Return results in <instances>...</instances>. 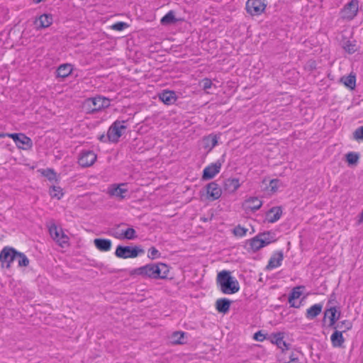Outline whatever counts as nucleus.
Segmentation results:
<instances>
[{
  "label": "nucleus",
  "instance_id": "c9c22d12",
  "mask_svg": "<svg viewBox=\"0 0 363 363\" xmlns=\"http://www.w3.org/2000/svg\"><path fill=\"white\" fill-rule=\"evenodd\" d=\"M185 335H186V333L182 331H176L173 333L172 335V343L177 345L185 343V341L184 340Z\"/></svg>",
  "mask_w": 363,
  "mask_h": 363
},
{
  "label": "nucleus",
  "instance_id": "bb28decb",
  "mask_svg": "<svg viewBox=\"0 0 363 363\" xmlns=\"http://www.w3.org/2000/svg\"><path fill=\"white\" fill-rule=\"evenodd\" d=\"M261 242H262L261 239L259 238H257V235L255 237L247 240V245L249 246L247 248V250L248 251L251 250L253 252L258 251L261 248L264 247L263 243H261Z\"/></svg>",
  "mask_w": 363,
  "mask_h": 363
},
{
  "label": "nucleus",
  "instance_id": "e433bc0d",
  "mask_svg": "<svg viewBox=\"0 0 363 363\" xmlns=\"http://www.w3.org/2000/svg\"><path fill=\"white\" fill-rule=\"evenodd\" d=\"M16 259L18 260V264L19 267H28L29 264V259L26 257V255L21 252L16 251Z\"/></svg>",
  "mask_w": 363,
  "mask_h": 363
},
{
  "label": "nucleus",
  "instance_id": "4468645a",
  "mask_svg": "<svg viewBox=\"0 0 363 363\" xmlns=\"http://www.w3.org/2000/svg\"><path fill=\"white\" fill-rule=\"evenodd\" d=\"M207 198L211 201L218 199L222 194V189L216 182H211L206 186Z\"/></svg>",
  "mask_w": 363,
  "mask_h": 363
},
{
  "label": "nucleus",
  "instance_id": "473e14b6",
  "mask_svg": "<svg viewBox=\"0 0 363 363\" xmlns=\"http://www.w3.org/2000/svg\"><path fill=\"white\" fill-rule=\"evenodd\" d=\"M360 155L356 152H349L345 155L346 162L349 166H354L358 163Z\"/></svg>",
  "mask_w": 363,
  "mask_h": 363
},
{
  "label": "nucleus",
  "instance_id": "2eb2a0df",
  "mask_svg": "<svg viewBox=\"0 0 363 363\" xmlns=\"http://www.w3.org/2000/svg\"><path fill=\"white\" fill-rule=\"evenodd\" d=\"M158 98L165 105L169 106L175 104L178 97L174 91L165 89L158 94Z\"/></svg>",
  "mask_w": 363,
  "mask_h": 363
},
{
  "label": "nucleus",
  "instance_id": "3c124183",
  "mask_svg": "<svg viewBox=\"0 0 363 363\" xmlns=\"http://www.w3.org/2000/svg\"><path fill=\"white\" fill-rule=\"evenodd\" d=\"M98 139L102 143L109 142V140L108 139V134L106 135L101 134L98 137Z\"/></svg>",
  "mask_w": 363,
  "mask_h": 363
},
{
  "label": "nucleus",
  "instance_id": "f3484780",
  "mask_svg": "<svg viewBox=\"0 0 363 363\" xmlns=\"http://www.w3.org/2000/svg\"><path fill=\"white\" fill-rule=\"evenodd\" d=\"M262 205V201L257 197H250L245 201L242 206L245 211H250L255 212L259 209Z\"/></svg>",
  "mask_w": 363,
  "mask_h": 363
},
{
  "label": "nucleus",
  "instance_id": "1a4fd4ad",
  "mask_svg": "<svg viewBox=\"0 0 363 363\" xmlns=\"http://www.w3.org/2000/svg\"><path fill=\"white\" fill-rule=\"evenodd\" d=\"M6 135L13 140L18 148L28 150L32 147L33 143L31 139L24 133H7Z\"/></svg>",
  "mask_w": 363,
  "mask_h": 363
},
{
  "label": "nucleus",
  "instance_id": "6e6d98bb",
  "mask_svg": "<svg viewBox=\"0 0 363 363\" xmlns=\"http://www.w3.org/2000/svg\"><path fill=\"white\" fill-rule=\"evenodd\" d=\"M335 299V294L334 293H333L331 295H330V300L328 301V304H330L332 303V301H333Z\"/></svg>",
  "mask_w": 363,
  "mask_h": 363
},
{
  "label": "nucleus",
  "instance_id": "58836bf2",
  "mask_svg": "<svg viewBox=\"0 0 363 363\" xmlns=\"http://www.w3.org/2000/svg\"><path fill=\"white\" fill-rule=\"evenodd\" d=\"M59 236L55 240L59 243L61 247H64L65 245H67L69 242V238L65 235L62 229L59 230Z\"/></svg>",
  "mask_w": 363,
  "mask_h": 363
},
{
  "label": "nucleus",
  "instance_id": "7c9ffc66",
  "mask_svg": "<svg viewBox=\"0 0 363 363\" xmlns=\"http://www.w3.org/2000/svg\"><path fill=\"white\" fill-rule=\"evenodd\" d=\"M72 71V67L70 64H62L59 66L56 71L57 77L65 78L68 77Z\"/></svg>",
  "mask_w": 363,
  "mask_h": 363
},
{
  "label": "nucleus",
  "instance_id": "20e7f679",
  "mask_svg": "<svg viewBox=\"0 0 363 363\" xmlns=\"http://www.w3.org/2000/svg\"><path fill=\"white\" fill-rule=\"evenodd\" d=\"M144 252V250L139 245H118L115 251V255L117 257L122 259L135 258Z\"/></svg>",
  "mask_w": 363,
  "mask_h": 363
},
{
  "label": "nucleus",
  "instance_id": "423d86ee",
  "mask_svg": "<svg viewBox=\"0 0 363 363\" xmlns=\"http://www.w3.org/2000/svg\"><path fill=\"white\" fill-rule=\"evenodd\" d=\"M225 155L223 154L222 157L216 162L211 163L204 168L203 170L202 179L204 181L213 179L220 171L223 163L225 162Z\"/></svg>",
  "mask_w": 363,
  "mask_h": 363
},
{
  "label": "nucleus",
  "instance_id": "37998d69",
  "mask_svg": "<svg viewBox=\"0 0 363 363\" xmlns=\"http://www.w3.org/2000/svg\"><path fill=\"white\" fill-rule=\"evenodd\" d=\"M128 27V24L125 22H122V21L117 22L111 26V28L113 30H118V31L123 30L124 29L127 28Z\"/></svg>",
  "mask_w": 363,
  "mask_h": 363
},
{
  "label": "nucleus",
  "instance_id": "a878e982",
  "mask_svg": "<svg viewBox=\"0 0 363 363\" xmlns=\"http://www.w3.org/2000/svg\"><path fill=\"white\" fill-rule=\"evenodd\" d=\"M271 342L282 350L289 349V344L284 340V335L281 333L273 334Z\"/></svg>",
  "mask_w": 363,
  "mask_h": 363
},
{
  "label": "nucleus",
  "instance_id": "8fccbe9b",
  "mask_svg": "<svg viewBox=\"0 0 363 363\" xmlns=\"http://www.w3.org/2000/svg\"><path fill=\"white\" fill-rule=\"evenodd\" d=\"M254 339L257 341H262L264 339V335L261 333V331H258L255 333Z\"/></svg>",
  "mask_w": 363,
  "mask_h": 363
},
{
  "label": "nucleus",
  "instance_id": "b1692460",
  "mask_svg": "<svg viewBox=\"0 0 363 363\" xmlns=\"http://www.w3.org/2000/svg\"><path fill=\"white\" fill-rule=\"evenodd\" d=\"M303 286H298L292 289L291 293L289 295V303L290 304V307L293 308H299V305L296 304L294 300L298 298L301 294L302 291L301 289H303Z\"/></svg>",
  "mask_w": 363,
  "mask_h": 363
},
{
  "label": "nucleus",
  "instance_id": "603ef678",
  "mask_svg": "<svg viewBox=\"0 0 363 363\" xmlns=\"http://www.w3.org/2000/svg\"><path fill=\"white\" fill-rule=\"evenodd\" d=\"M354 45H348L345 49L348 52V53L350 54H352V53H354L355 52V49L354 48Z\"/></svg>",
  "mask_w": 363,
  "mask_h": 363
},
{
  "label": "nucleus",
  "instance_id": "72a5a7b5",
  "mask_svg": "<svg viewBox=\"0 0 363 363\" xmlns=\"http://www.w3.org/2000/svg\"><path fill=\"white\" fill-rule=\"evenodd\" d=\"M155 263H156V266H157L159 268L160 276H161V277H160L159 279H167V275L169 272V267L167 264L161 262H155Z\"/></svg>",
  "mask_w": 363,
  "mask_h": 363
},
{
  "label": "nucleus",
  "instance_id": "39448f33",
  "mask_svg": "<svg viewBox=\"0 0 363 363\" xmlns=\"http://www.w3.org/2000/svg\"><path fill=\"white\" fill-rule=\"evenodd\" d=\"M126 121L116 120L108 130V139L110 143H117L122 135V130H125L127 126L124 125Z\"/></svg>",
  "mask_w": 363,
  "mask_h": 363
},
{
  "label": "nucleus",
  "instance_id": "f8f14e48",
  "mask_svg": "<svg viewBox=\"0 0 363 363\" xmlns=\"http://www.w3.org/2000/svg\"><path fill=\"white\" fill-rule=\"evenodd\" d=\"M127 184H113L108 188V194L111 196H115L119 199H123L125 198V194H127L128 190L125 188Z\"/></svg>",
  "mask_w": 363,
  "mask_h": 363
},
{
  "label": "nucleus",
  "instance_id": "c03bdc74",
  "mask_svg": "<svg viewBox=\"0 0 363 363\" xmlns=\"http://www.w3.org/2000/svg\"><path fill=\"white\" fill-rule=\"evenodd\" d=\"M353 138L356 140L363 141V125L357 128L353 133Z\"/></svg>",
  "mask_w": 363,
  "mask_h": 363
},
{
  "label": "nucleus",
  "instance_id": "f257e3e1",
  "mask_svg": "<svg viewBox=\"0 0 363 363\" xmlns=\"http://www.w3.org/2000/svg\"><path fill=\"white\" fill-rule=\"evenodd\" d=\"M217 284L224 294H233L240 289L238 281L232 277L230 271L223 270L217 275Z\"/></svg>",
  "mask_w": 363,
  "mask_h": 363
},
{
  "label": "nucleus",
  "instance_id": "9b49d317",
  "mask_svg": "<svg viewBox=\"0 0 363 363\" xmlns=\"http://www.w3.org/2000/svg\"><path fill=\"white\" fill-rule=\"evenodd\" d=\"M340 315L341 311L337 310L335 306H331L325 310L323 322H325V318L328 316L330 319L329 327L336 329L337 327H340V324L337 323L336 325V322L340 318Z\"/></svg>",
  "mask_w": 363,
  "mask_h": 363
},
{
  "label": "nucleus",
  "instance_id": "412c9836",
  "mask_svg": "<svg viewBox=\"0 0 363 363\" xmlns=\"http://www.w3.org/2000/svg\"><path fill=\"white\" fill-rule=\"evenodd\" d=\"M95 247L101 252L109 251L112 246V242L106 238H95L94 240Z\"/></svg>",
  "mask_w": 363,
  "mask_h": 363
},
{
  "label": "nucleus",
  "instance_id": "de8ad7c7",
  "mask_svg": "<svg viewBox=\"0 0 363 363\" xmlns=\"http://www.w3.org/2000/svg\"><path fill=\"white\" fill-rule=\"evenodd\" d=\"M213 83L210 79L205 78L201 82V86L204 90L208 89L211 87Z\"/></svg>",
  "mask_w": 363,
  "mask_h": 363
},
{
  "label": "nucleus",
  "instance_id": "ea45409f",
  "mask_svg": "<svg viewBox=\"0 0 363 363\" xmlns=\"http://www.w3.org/2000/svg\"><path fill=\"white\" fill-rule=\"evenodd\" d=\"M42 174L44 177L48 178L49 181L57 180L56 173L52 169L48 168L46 169H43Z\"/></svg>",
  "mask_w": 363,
  "mask_h": 363
},
{
  "label": "nucleus",
  "instance_id": "a211bd4d",
  "mask_svg": "<svg viewBox=\"0 0 363 363\" xmlns=\"http://www.w3.org/2000/svg\"><path fill=\"white\" fill-rule=\"evenodd\" d=\"M52 23V16L50 13L42 14L34 21V24L38 29L48 28Z\"/></svg>",
  "mask_w": 363,
  "mask_h": 363
},
{
  "label": "nucleus",
  "instance_id": "9d476101",
  "mask_svg": "<svg viewBox=\"0 0 363 363\" xmlns=\"http://www.w3.org/2000/svg\"><path fill=\"white\" fill-rule=\"evenodd\" d=\"M17 250L11 247H5L0 252V262L1 264H6V268H10L11 263L16 259V253Z\"/></svg>",
  "mask_w": 363,
  "mask_h": 363
},
{
  "label": "nucleus",
  "instance_id": "5fc2aeb1",
  "mask_svg": "<svg viewBox=\"0 0 363 363\" xmlns=\"http://www.w3.org/2000/svg\"><path fill=\"white\" fill-rule=\"evenodd\" d=\"M362 222H363V209H362V211L361 212V213L359 215V218H358V220H357V224L359 225Z\"/></svg>",
  "mask_w": 363,
  "mask_h": 363
},
{
  "label": "nucleus",
  "instance_id": "4d7b16f0",
  "mask_svg": "<svg viewBox=\"0 0 363 363\" xmlns=\"http://www.w3.org/2000/svg\"><path fill=\"white\" fill-rule=\"evenodd\" d=\"M6 134L7 133H0V138H4V137L7 136Z\"/></svg>",
  "mask_w": 363,
  "mask_h": 363
},
{
  "label": "nucleus",
  "instance_id": "ddd939ff",
  "mask_svg": "<svg viewBox=\"0 0 363 363\" xmlns=\"http://www.w3.org/2000/svg\"><path fill=\"white\" fill-rule=\"evenodd\" d=\"M96 158V155L93 151H84L81 153L78 163L82 167H88L94 164Z\"/></svg>",
  "mask_w": 363,
  "mask_h": 363
},
{
  "label": "nucleus",
  "instance_id": "0eeeda50",
  "mask_svg": "<svg viewBox=\"0 0 363 363\" xmlns=\"http://www.w3.org/2000/svg\"><path fill=\"white\" fill-rule=\"evenodd\" d=\"M267 7L266 0H247L245 9L251 16H259L265 11Z\"/></svg>",
  "mask_w": 363,
  "mask_h": 363
},
{
  "label": "nucleus",
  "instance_id": "864d4df0",
  "mask_svg": "<svg viewBox=\"0 0 363 363\" xmlns=\"http://www.w3.org/2000/svg\"><path fill=\"white\" fill-rule=\"evenodd\" d=\"M289 361H299L298 357L296 356V354L294 352L291 353V354L289 356Z\"/></svg>",
  "mask_w": 363,
  "mask_h": 363
},
{
  "label": "nucleus",
  "instance_id": "f03ea898",
  "mask_svg": "<svg viewBox=\"0 0 363 363\" xmlns=\"http://www.w3.org/2000/svg\"><path fill=\"white\" fill-rule=\"evenodd\" d=\"M129 274L131 277H140L143 279H159L160 270L155 262H151L144 266L133 269L130 271Z\"/></svg>",
  "mask_w": 363,
  "mask_h": 363
},
{
  "label": "nucleus",
  "instance_id": "aec40b11",
  "mask_svg": "<svg viewBox=\"0 0 363 363\" xmlns=\"http://www.w3.org/2000/svg\"><path fill=\"white\" fill-rule=\"evenodd\" d=\"M240 186V183L237 178H228L224 181L223 189L228 193L235 192Z\"/></svg>",
  "mask_w": 363,
  "mask_h": 363
},
{
  "label": "nucleus",
  "instance_id": "79ce46f5",
  "mask_svg": "<svg viewBox=\"0 0 363 363\" xmlns=\"http://www.w3.org/2000/svg\"><path fill=\"white\" fill-rule=\"evenodd\" d=\"M338 324H340V328L344 329L342 330V332L345 333L347 330H350L352 328V323L351 321L348 320H344L342 321H340Z\"/></svg>",
  "mask_w": 363,
  "mask_h": 363
},
{
  "label": "nucleus",
  "instance_id": "c85d7f7f",
  "mask_svg": "<svg viewBox=\"0 0 363 363\" xmlns=\"http://www.w3.org/2000/svg\"><path fill=\"white\" fill-rule=\"evenodd\" d=\"M323 306L320 303H316L307 309L306 317L309 320H313L317 317L322 311Z\"/></svg>",
  "mask_w": 363,
  "mask_h": 363
},
{
  "label": "nucleus",
  "instance_id": "6ab92c4d",
  "mask_svg": "<svg viewBox=\"0 0 363 363\" xmlns=\"http://www.w3.org/2000/svg\"><path fill=\"white\" fill-rule=\"evenodd\" d=\"M282 215V208L281 206H274L271 208L266 213V220L271 223L277 222Z\"/></svg>",
  "mask_w": 363,
  "mask_h": 363
},
{
  "label": "nucleus",
  "instance_id": "dca6fc26",
  "mask_svg": "<svg viewBox=\"0 0 363 363\" xmlns=\"http://www.w3.org/2000/svg\"><path fill=\"white\" fill-rule=\"evenodd\" d=\"M284 259V253L281 250L276 251L270 257L268 264L266 267L267 270L277 268L281 265Z\"/></svg>",
  "mask_w": 363,
  "mask_h": 363
},
{
  "label": "nucleus",
  "instance_id": "4be33fe9",
  "mask_svg": "<svg viewBox=\"0 0 363 363\" xmlns=\"http://www.w3.org/2000/svg\"><path fill=\"white\" fill-rule=\"evenodd\" d=\"M203 147L209 152L218 144V138L216 135L210 134L203 138Z\"/></svg>",
  "mask_w": 363,
  "mask_h": 363
},
{
  "label": "nucleus",
  "instance_id": "6e6552de",
  "mask_svg": "<svg viewBox=\"0 0 363 363\" xmlns=\"http://www.w3.org/2000/svg\"><path fill=\"white\" fill-rule=\"evenodd\" d=\"M358 8L359 1L357 0H351L341 9V18L348 21L352 20L357 14Z\"/></svg>",
  "mask_w": 363,
  "mask_h": 363
},
{
  "label": "nucleus",
  "instance_id": "2f4dec72",
  "mask_svg": "<svg viewBox=\"0 0 363 363\" xmlns=\"http://www.w3.org/2000/svg\"><path fill=\"white\" fill-rule=\"evenodd\" d=\"M114 236L118 239L127 240H134L137 238L136 232L133 228H128L125 230H123L121 235H115Z\"/></svg>",
  "mask_w": 363,
  "mask_h": 363
},
{
  "label": "nucleus",
  "instance_id": "5701e85b",
  "mask_svg": "<svg viewBox=\"0 0 363 363\" xmlns=\"http://www.w3.org/2000/svg\"><path fill=\"white\" fill-rule=\"evenodd\" d=\"M257 238L261 239L264 247L277 241L275 233L271 230L258 233Z\"/></svg>",
  "mask_w": 363,
  "mask_h": 363
},
{
  "label": "nucleus",
  "instance_id": "c756f323",
  "mask_svg": "<svg viewBox=\"0 0 363 363\" xmlns=\"http://www.w3.org/2000/svg\"><path fill=\"white\" fill-rule=\"evenodd\" d=\"M179 21L181 20L175 18L174 11L171 10L161 18L160 23L162 26H169L175 24Z\"/></svg>",
  "mask_w": 363,
  "mask_h": 363
},
{
  "label": "nucleus",
  "instance_id": "49530a36",
  "mask_svg": "<svg viewBox=\"0 0 363 363\" xmlns=\"http://www.w3.org/2000/svg\"><path fill=\"white\" fill-rule=\"evenodd\" d=\"M49 233L53 240L59 236V230L55 225H52L49 228Z\"/></svg>",
  "mask_w": 363,
  "mask_h": 363
},
{
  "label": "nucleus",
  "instance_id": "13d9d810",
  "mask_svg": "<svg viewBox=\"0 0 363 363\" xmlns=\"http://www.w3.org/2000/svg\"><path fill=\"white\" fill-rule=\"evenodd\" d=\"M285 363H301L299 361H295V362H293V361H289L287 362H285Z\"/></svg>",
  "mask_w": 363,
  "mask_h": 363
},
{
  "label": "nucleus",
  "instance_id": "f704fd0d",
  "mask_svg": "<svg viewBox=\"0 0 363 363\" xmlns=\"http://www.w3.org/2000/svg\"><path fill=\"white\" fill-rule=\"evenodd\" d=\"M341 82L348 88L353 89L356 84V77L354 75L350 74L341 78Z\"/></svg>",
  "mask_w": 363,
  "mask_h": 363
},
{
  "label": "nucleus",
  "instance_id": "7ed1b4c3",
  "mask_svg": "<svg viewBox=\"0 0 363 363\" xmlns=\"http://www.w3.org/2000/svg\"><path fill=\"white\" fill-rule=\"evenodd\" d=\"M110 105L111 101L109 99L97 96L86 99L83 103V108L86 113H94L109 107Z\"/></svg>",
  "mask_w": 363,
  "mask_h": 363
},
{
  "label": "nucleus",
  "instance_id": "a19ab883",
  "mask_svg": "<svg viewBox=\"0 0 363 363\" xmlns=\"http://www.w3.org/2000/svg\"><path fill=\"white\" fill-rule=\"evenodd\" d=\"M161 257V253L155 247H151L148 250L147 257L150 259H155Z\"/></svg>",
  "mask_w": 363,
  "mask_h": 363
},
{
  "label": "nucleus",
  "instance_id": "4c0bfd02",
  "mask_svg": "<svg viewBox=\"0 0 363 363\" xmlns=\"http://www.w3.org/2000/svg\"><path fill=\"white\" fill-rule=\"evenodd\" d=\"M62 189L60 186H52L50 189V195L52 198L60 199L63 196Z\"/></svg>",
  "mask_w": 363,
  "mask_h": 363
},
{
  "label": "nucleus",
  "instance_id": "393cba45",
  "mask_svg": "<svg viewBox=\"0 0 363 363\" xmlns=\"http://www.w3.org/2000/svg\"><path fill=\"white\" fill-rule=\"evenodd\" d=\"M230 304L231 301L229 299L226 298H219L216 302V308L218 312L225 314L229 311Z\"/></svg>",
  "mask_w": 363,
  "mask_h": 363
},
{
  "label": "nucleus",
  "instance_id": "a18cd8bd",
  "mask_svg": "<svg viewBox=\"0 0 363 363\" xmlns=\"http://www.w3.org/2000/svg\"><path fill=\"white\" fill-rule=\"evenodd\" d=\"M247 231V229L245 228L244 227L240 226L238 225L236 226L234 230L233 233L236 236L242 237L246 235V233Z\"/></svg>",
  "mask_w": 363,
  "mask_h": 363
},
{
  "label": "nucleus",
  "instance_id": "09e8293b",
  "mask_svg": "<svg viewBox=\"0 0 363 363\" xmlns=\"http://www.w3.org/2000/svg\"><path fill=\"white\" fill-rule=\"evenodd\" d=\"M279 182V180L277 179H272L269 182V188L270 189V191H273V192H275L277 189H278V186H277V184Z\"/></svg>",
  "mask_w": 363,
  "mask_h": 363
},
{
  "label": "nucleus",
  "instance_id": "cd10ccee",
  "mask_svg": "<svg viewBox=\"0 0 363 363\" xmlns=\"http://www.w3.org/2000/svg\"><path fill=\"white\" fill-rule=\"evenodd\" d=\"M342 331L335 330L330 336L332 345L334 347H342L345 338Z\"/></svg>",
  "mask_w": 363,
  "mask_h": 363
}]
</instances>
